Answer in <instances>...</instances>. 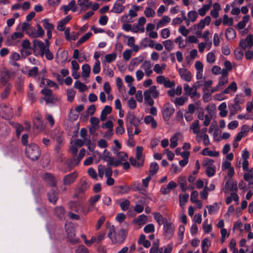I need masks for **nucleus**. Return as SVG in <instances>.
<instances>
[{
  "label": "nucleus",
  "instance_id": "obj_31",
  "mask_svg": "<svg viewBox=\"0 0 253 253\" xmlns=\"http://www.w3.org/2000/svg\"><path fill=\"white\" fill-rule=\"evenodd\" d=\"M166 68V64H156L154 66L153 71L157 74H162Z\"/></svg>",
  "mask_w": 253,
  "mask_h": 253
},
{
  "label": "nucleus",
  "instance_id": "obj_23",
  "mask_svg": "<svg viewBox=\"0 0 253 253\" xmlns=\"http://www.w3.org/2000/svg\"><path fill=\"white\" fill-rule=\"evenodd\" d=\"M177 186V184L173 181L169 182L167 187L162 186L160 191L162 194L165 195L169 192V191L173 188H175Z\"/></svg>",
  "mask_w": 253,
  "mask_h": 253
},
{
  "label": "nucleus",
  "instance_id": "obj_55",
  "mask_svg": "<svg viewBox=\"0 0 253 253\" xmlns=\"http://www.w3.org/2000/svg\"><path fill=\"white\" fill-rule=\"evenodd\" d=\"M185 231V226L183 225H180L178 227V240L181 243L184 238V233Z\"/></svg>",
  "mask_w": 253,
  "mask_h": 253
},
{
  "label": "nucleus",
  "instance_id": "obj_41",
  "mask_svg": "<svg viewBox=\"0 0 253 253\" xmlns=\"http://www.w3.org/2000/svg\"><path fill=\"white\" fill-rule=\"evenodd\" d=\"M34 127L38 131H41L43 128V123L40 117H38L34 120Z\"/></svg>",
  "mask_w": 253,
  "mask_h": 253
},
{
  "label": "nucleus",
  "instance_id": "obj_33",
  "mask_svg": "<svg viewBox=\"0 0 253 253\" xmlns=\"http://www.w3.org/2000/svg\"><path fill=\"white\" fill-rule=\"evenodd\" d=\"M112 111V108L110 106H105V107L101 111L100 115V119L101 121H104L106 120L107 116Z\"/></svg>",
  "mask_w": 253,
  "mask_h": 253
},
{
  "label": "nucleus",
  "instance_id": "obj_26",
  "mask_svg": "<svg viewBox=\"0 0 253 253\" xmlns=\"http://www.w3.org/2000/svg\"><path fill=\"white\" fill-rule=\"evenodd\" d=\"M73 58L76 60H78L79 62H82L86 60V57L85 54L82 53L80 54L79 50L77 49L74 50Z\"/></svg>",
  "mask_w": 253,
  "mask_h": 253
},
{
  "label": "nucleus",
  "instance_id": "obj_20",
  "mask_svg": "<svg viewBox=\"0 0 253 253\" xmlns=\"http://www.w3.org/2000/svg\"><path fill=\"white\" fill-rule=\"evenodd\" d=\"M244 180L248 182V185H253V168L245 171L244 173Z\"/></svg>",
  "mask_w": 253,
  "mask_h": 253
},
{
  "label": "nucleus",
  "instance_id": "obj_63",
  "mask_svg": "<svg viewBox=\"0 0 253 253\" xmlns=\"http://www.w3.org/2000/svg\"><path fill=\"white\" fill-rule=\"evenodd\" d=\"M143 148L141 146H137L136 147V157L138 161H143L144 162V160L142 157V152H143Z\"/></svg>",
  "mask_w": 253,
  "mask_h": 253
},
{
  "label": "nucleus",
  "instance_id": "obj_56",
  "mask_svg": "<svg viewBox=\"0 0 253 253\" xmlns=\"http://www.w3.org/2000/svg\"><path fill=\"white\" fill-rule=\"evenodd\" d=\"M164 46L166 49L168 51H171L174 48V43L170 40H168L163 42Z\"/></svg>",
  "mask_w": 253,
  "mask_h": 253
},
{
  "label": "nucleus",
  "instance_id": "obj_42",
  "mask_svg": "<svg viewBox=\"0 0 253 253\" xmlns=\"http://www.w3.org/2000/svg\"><path fill=\"white\" fill-rule=\"evenodd\" d=\"M237 90V84L235 82H233L224 90V93L229 94L231 91L235 92Z\"/></svg>",
  "mask_w": 253,
  "mask_h": 253
},
{
  "label": "nucleus",
  "instance_id": "obj_60",
  "mask_svg": "<svg viewBox=\"0 0 253 253\" xmlns=\"http://www.w3.org/2000/svg\"><path fill=\"white\" fill-rule=\"evenodd\" d=\"M179 204L181 207L185 205V203L187 202L189 198V195L188 194H184L183 195H179Z\"/></svg>",
  "mask_w": 253,
  "mask_h": 253
},
{
  "label": "nucleus",
  "instance_id": "obj_47",
  "mask_svg": "<svg viewBox=\"0 0 253 253\" xmlns=\"http://www.w3.org/2000/svg\"><path fill=\"white\" fill-rule=\"evenodd\" d=\"M206 208L208 209L209 213L210 214L215 213L219 209L217 203H215L212 205L207 206Z\"/></svg>",
  "mask_w": 253,
  "mask_h": 253
},
{
  "label": "nucleus",
  "instance_id": "obj_39",
  "mask_svg": "<svg viewBox=\"0 0 253 253\" xmlns=\"http://www.w3.org/2000/svg\"><path fill=\"white\" fill-rule=\"evenodd\" d=\"M109 231L108 234V237L110 239L113 244L117 243V240L113 235H115V230L114 225H110L109 227Z\"/></svg>",
  "mask_w": 253,
  "mask_h": 253
},
{
  "label": "nucleus",
  "instance_id": "obj_15",
  "mask_svg": "<svg viewBox=\"0 0 253 253\" xmlns=\"http://www.w3.org/2000/svg\"><path fill=\"white\" fill-rule=\"evenodd\" d=\"M65 228L69 241L74 244L78 243L79 240L75 238L74 229L72 227H70L67 224H65Z\"/></svg>",
  "mask_w": 253,
  "mask_h": 253
},
{
  "label": "nucleus",
  "instance_id": "obj_25",
  "mask_svg": "<svg viewBox=\"0 0 253 253\" xmlns=\"http://www.w3.org/2000/svg\"><path fill=\"white\" fill-rule=\"evenodd\" d=\"M174 112V108L170 106L165 107L163 111V117L165 119H169V117Z\"/></svg>",
  "mask_w": 253,
  "mask_h": 253
},
{
  "label": "nucleus",
  "instance_id": "obj_50",
  "mask_svg": "<svg viewBox=\"0 0 253 253\" xmlns=\"http://www.w3.org/2000/svg\"><path fill=\"white\" fill-rule=\"evenodd\" d=\"M126 234L127 231L126 230L124 229L120 230L118 233V236H119V239H117V243H122L125 239Z\"/></svg>",
  "mask_w": 253,
  "mask_h": 253
},
{
  "label": "nucleus",
  "instance_id": "obj_19",
  "mask_svg": "<svg viewBox=\"0 0 253 253\" xmlns=\"http://www.w3.org/2000/svg\"><path fill=\"white\" fill-rule=\"evenodd\" d=\"M77 175L78 173L76 171L66 175L63 179L64 185H69L73 183L76 179Z\"/></svg>",
  "mask_w": 253,
  "mask_h": 253
},
{
  "label": "nucleus",
  "instance_id": "obj_4",
  "mask_svg": "<svg viewBox=\"0 0 253 253\" xmlns=\"http://www.w3.org/2000/svg\"><path fill=\"white\" fill-rule=\"evenodd\" d=\"M137 122H139V120L136 118L133 114H129L126 116V126L129 139H132L133 138L132 128V125L134 124Z\"/></svg>",
  "mask_w": 253,
  "mask_h": 253
},
{
  "label": "nucleus",
  "instance_id": "obj_7",
  "mask_svg": "<svg viewBox=\"0 0 253 253\" xmlns=\"http://www.w3.org/2000/svg\"><path fill=\"white\" fill-rule=\"evenodd\" d=\"M102 159L105 161L108 162L109 166L117 167L120 165V162L115 161L114 158L110 156V152L106 149L103 151Z\"/></svg>",
  "mask_w": 253,
  "mask_h": 253
},
{
  "label": "nucleus",
  "instance_id": "obj_13",
  "mask_svg": "<svg viewBox=\"0 0 253 253\" xmlns=\"http://www.w3.org/2000/svg\"><path fill=\"white\" fill-rule=\"evenodd\" d=\"M153 64L149 60H145L141 66V69L144 70V72L147 77L150 76L153 73Z\"/></svg>",
  "mask_w": 253,
  "mask_h": 253
},
{
  "label": "nucleus",
  "instance_id": "obj_17",
  "mask_svg": "<svg viewBox=\"0 0 253 253\" xmlns=\"http://www.w3.org/2000/svg\"><path fill=\"white\" fill-rule=\"evenodd\" d=\"M10 78V74L8 70L5 68H2L0 72V83L2 85H6L8 80Z\"/></svg>",
  "mask_w": 253,
  "mask_h": 253
},
{
  "label": "nucleus",
  "instance_id": "obj_1",
  "mask_svg": "<svg viewBox=\"0 0 253 253\" xmlns=\"http://www.w3.org/2000/svg\"><path fill=\"white\" fill-rule=\"evenodd\" d=\"M159 95V92L155 85L151 86L148 89L144 92V99L145 103L149 106H153L154 101L153 98H156Z\"/></svg>",
  "mask_w": 253,
  "mask_h": 253
},
{
  "label": "nucleus",
  "instance_id": "obj_54",
  "mask_svg": "<svg viewBox=\"0 0 253 253\" xmlns=\"http://www.w3.org/2000/svg\"><path fill=\"white\" fill-rule=\"evenodd\" d=\"M92 35V33L91 32H88L82 36L77 42V45H79L83 42H85L87 40H88Z\"/></svg>",
  "mask_w": 253,
  "mask_h": 253
},
{
  "label": "nucleus",
  "instance_id": "obj_6",
  "mask_svg": "<svg viewBox=\"0 0 253 253\" xmlns=\"http://www.w3.org/2000/svg\"><path fill=\"white\" fill-rule=\"evenodd\" d=\"M105 233L103 232L98 234L97 237H92L90 240H87L86 236L84 234L81 235V237L84 240V243L88 246H90L94 242H99L104 239Z\"/></svg>",
  "mask_w": 253,
  "mask_h": 253
},
{
  "label": "nucleus",
  "instance_id": "obj_27",
  "mask_svg": "<svg viewBox=\"0 0 253 253\" xmlns=\"http://www.w3.org/2000/svg\"><path fill=\"white\" fill-rule=\"evenodd\" d=\"M75 4V0H72L68 5H63L62 6V8L64 10L65 14H67L69 10H71L73 12H75L76 11V7Z\"/></svg>",
  "mask_w": 253,
  "mask_h": 253
},
{
  "label": "nucleus",
  "instance_id": "obj_36",
  "mask_svg": "<svg viewBox=\"0 0 253 253\" xmlns=\"http://www.w3.org/2000/svg\"><path fill=\"white\" fill-rule=\"evenodd\" d=\"M170 22V18L168 16L165 15L157 23V27L160 28L164 27Z\"/></svg>",
  "mask_w": 253,
  "mask_h": 253
},
{
  "label": "nucleus",
  "instance_id": "obj_30",
  "mask_svg": "<svg viewBox=\"0 0 253 253\" xmlns=\"http://www.w3.org/2000/svg\"><path fill=\"white\" fill-rule=\"evenodd\" d=\"M144 122L146 125H151L153 128H155L157 126V123L154 117L151 115L146 116L144 118Z\"/></svg>",
  "mask_w": 253,
  "mask_h": 253
},
{
  "label": "nucleus",
  "instance_id": "obj_35",
  "mask_svg": "<svg viewBox=\"0 0 253 253\" xmlns=\"http://www.w3.org/2000/svg\"><path fill=\"white\" fill-rule=\"evenodd\" d=\"M230 115L231 116L234 115L238 111H240L242 108L240 105L234 103L232 105L229 106Z\"/></svg>",
  "mask_w": 253,
  "mask_h": 253
},
{
  "label": "nucleus",
  "instance_id": "obj_52",
  "mask_svg": "<svg viewBox=\"0 0 253 253\" xmlns=\"http://www.w3.org/2000/svg\"><path fill=\"white\" fill-rule=\"evenodd\" d=\"M172 250V244H169L166 246L160 248L159 250V253H171Z\"/></svg>",
  "mask_w": 253,
  "mask_h": 253
},
{
  "label": "nucleus",
  "instance_id": "obj_59",
  "mask_svg": "<svg viewBox=\"0 0 253 253\" xmlns=\"http://www.w3.org/2000/svg\"><path fill=\"white\" fill-rule=\"evenodd\" d=\"M159 169V165L156 163H153L150 166V175L151 176L153 175L156 173Z\"/></svg>",
  "mask_w": 253,
  "mask_h": 253
},
{
  "label": "nucleus",
  "instance_id": "obj_5",
  "mask_svg": "<svg viewBox=\"0 0 253 253\" xmlns=\"http://www.w3.org/2000/svg\"><path fill=\"white\" fill-rule=\"evenodd\" d=\"M163 230L165 236L169 239L174 235L175 227L172 223L166 220V222L163 224Z\"/></svg>",
  "mask_w": 253,
  "mask_h": 253
},
{
  "label": "nucleus",
  "instance_id": "obj_61",
  "mask_svg": "<svg viewBox=\"0 0 253 253\" xmlns=\"http://www.w3.org/2000/svg\"><path fill=\"white\" fill-rule=\"evenodd\" d=\"M47 104L52 103L55 102L58 100V98L53 94H51L49 96H47L43 98Z\"/></svg>",
  "mask_w": 253,
  "mask_h": 253
},
{
  "label": "nucleus",
  "instance_id": "obj_64",
  "mask_svg": "<svg viewBox=\"0 0 253 253\" xmlns=\"http://www.w3.org/2000/svg\"><path fill=\"white\" fill-rule=\"evenodd\" d=\"M117 54L116 53H112L106 54L105 56V60L108 63H110L115 61L117 58Z\"/></svg>",
  "mask_w": 253,
  "mask_h": 253
},
{
  "label": "nucleus",
  "instance_id": "obj_21",
  "mask_svg": "<svg viewBox=\"0 0 253 253\" xmlns=\"http://www.w3.org/2000/svg\"><path fill=\"white\" fill-rule=\"evenodd\" d=\"M184 90L185 94L193 98L196 96L197 89L195 86L190 87L187 84L184 85Z\"/></svg>",
  "mask_w": 253,
  "mask_h": 253
},
{
  "label": "nucleus",
  "instance_id": "obj_44",
  "mask_svg": "<svg viewBox=\"0 0 253 253\" xmlns=\"http://www.w3.org/2000/svg\"><path fill=\"white\" fill-rule=\"evenodd\" d=\"M131 188L128 185L120 186L117 188V194L124 195L127 193L130 190Z\"/></svg>",
  "mask_w": 253,
  "mask_h": 253
},
{
  "label": "nucleus",
  "instance_id": "obj_29",
  "mask_svg": "<svg viewBox=\"0 0 253 253\" xmlns=\"http://www.w3.org/2000/svg\"><path fill=\"white\" fill-rule=\"evenodd\" d=\"M82 76L83 78L86 80V78L89 77L91 71L90 66L87 64H85L82 66Z\"/></svg>",
  "mask_w": 253,
  "mask_h": 253
},
{
  "label": "nucleus",
  "instance_id": "obj_18",
  "mask_svg": "<svg viewBox=\"0 0 253 253\" xmlns=\"http://www.w3.org/2000/svg\"><path fill=\"white\" fill-rule=\"evenodd\" d=\"M34 47L40 51L41 55L49 48L48 45L41 41L35 40L33 41Z\"/></svg>",
  "mask_w": 253,
  "mask_h": 253
},
{
  "label": "nucleus",
  "instance_id": "obj_51",
  "mask_svg": "<svg viewBox=\"0 0 253 253\" xmlns=\"http://www.w3.org/2000/svg\"><path fill=\"white\" fill-rule=\"evenodd\" d=\"M210 4H204L201 8L198 9L197 13L201 16H204L206 15L207 12L210 9Z\"/></svg>",
  "mask_w": 253,
  "mask_h": 253
},
{
  "label": "nucleus",
  "instance_id": "obj_46",
  "mask_svg": "<svg viewBox=\"0 0 253 253\" xmlns=\"http://www.w3.org/2000/svg\"><path fill=\"white\" fill-rule=\"evenodd\" d=\"M225 36L227 40H232L236 37L235 30L232 28H228L225 32Z\"/></svg>",
  "mask_w": 253,
  "mask_h": 253
},
{
  "label": "nucleus",
  "instance_id": "obj_57",
  "mask_svg": "<svg viewBox=\"0 0 253 253\" xmlns=\"http://www.w3.org/2000/svg\"><path fill=\"white\" fill-rule=\"evenodd\" d=\"M147 221V217L145 214H141L136 219V223L138 225H144Z\"/></svg>",
  "mask_w": 253,
  "mask_h": 253
},
{
  "label": "nucleus",
  "instance_id": "obj_8",
  "mask_svg": "<svg viewBox=\"0 0 253 253\" xmlns=\"http://www.w3.org/2000/svg\"><path fill=\"white\" fill-rule=\"evenodd\" d=\"M0 114L5 119H10L13 116V112L10 106L3 105L1 106Z\"/></svg>",
  "mask_w": 253,
  "mask_h": 253
},
{
  "label": "nucleus",
  "instance_id": "obj_11",
  "mask_svg": "<svg viewBox=\"0 0 253 253\" xmlns=\"http://www.w3.org/2000/svg\"><path fill=\"white\" fill-rule=\"evenodd\" d=\"M156 82L158 84H163L165 87L169 88L174 85V83L171 82L164 76L160 75L156 77Z\"/></svg>",
  "mask_w": 253,
  "mask_h": 253
},
{
  "label": "nucleus",
  "instance_id": "obj_2",
  "mask_svg": "<svg viewBox=\"0 0 253 253\" xmlns=\"http://www.w3.org/2000/svg\"><path fill=\"white\" fill-rule=\"evenodd\" d=\"M211 21V18L210 16H207L204 19L201 20L198 23L194 24L191 27L190 29L194 31L197 36H200L202 30L205 28L206 25H209Z\"/></svg>",
  "mask_w": 253,
  "mask_h": 253
},
{
  "label": "nucleus",
  "instance_id": "obj_43",
  "mask_svg": "<svg viewBox=\"0 0 253 253\" xmlns=\"http://www.w3.org/2000/svg\"><path fill=\"white\" fill-rule=\"evenodd\" d=\"M227 105L225 102H222L218 106V110L220 111L219 115L222 117H225L227 115L226 110Z\"/></svg>",
  "mask_w": 253,
  "mask_h": 253
},
{
  "label": "nucleus",
  "instance_id": "obj_62",
  "mask_svg": "<svg viewBox=\"0 0 253 253\" xmlns=\"http://www.w3.org/2000/svg\"><path fill=\"white\" fill-rule=\"evenodd\" d=\"M187 101V98L184 97H179L176 98L174 100V103L176 106H182Z\"/></svg>",
  "mask_w": 253,
  "mask_h": 253
},
{
  "label": "nucleus",
  "instance_id": "obj_9",
  "mask_svg": "<svg viewBox=\"0 0 253 253\" xmlns=\"http://www.w3.org/2000/svg\"><path fill=\"white\" fill-rule=\"evenodd\" d=\"M125 0H117L113 4L111 12L115 13H121L124 11L125 9L124 4Z\"/></svg>",
  "mask_w": 253,
  "mask_h": 253
},
{
  "label": "nucleus",
  "instance_id": "obj_40",
  "mask_svg": "<svg viewBox=\"0 0 253 253\" xmlns=\"http://www.w3.org/2000/svg\"><path fill=\"white\" fill-rule=\"evenodd\" d=\"M90 122L92 126V127L90 129V131L93 132L99 127V120L96 117H91Z\"/></svg>",
  "mask_w": 253,
  "mask_h": 253
},
{
  "label": "nucleus",
  "instance_id": "obj_53",
  "mask_svg": "<svg viewBox=\"0 0 253 253\" xmlns=\"http://www.w3.org/2000/svg\"><path fill=\"white\" fill-rule=\"evenodd\" d=\"M44 178L47 182L51 185H55L56 183L54 177L50 173H46L44 174Z\"/></svg>",
  "mask_w": 253,
  "mask_h": 253
},
{
  "label": "nucleus",
  "instance_id": "obj_28",
  "mask_svg": "<svg viewBox=\"0 0 253 253\" xmlns=\"http://www.w3.org/2000/svg\"><path fill=\"white\" fill-rule=\"evenodd\" d=\"M155 7L146 6L144 10V14L146 17L153 18L156 15Z\"/></svg>",
  "mask_w": 253,
  "mask_h": 253
},
{
  "label": "nucleus",
  "instance_id": "obj_58",
  "mask_svg": "<svg viewBox=\"0 0 253 253\" xmlns=\"http://www.w3.org/2000/svg\"><path fill=\"white\" fill-rule=\"evenodd\" d=\"M215 55L213 51L209 52L207 55V61L210 63L213 64L215 61Z\"/></svg>",
  "mask_w": 253,
  "mask_h": 253
},
{
  "label": "nucleus",
  "instance_id": "obj_48",
  "mask_svg": "<svg viewBox=\"0 0 253 253\" xmlns=\"http://www.w3.org/2000/svg\"><path fill=\"white\" fill-rule=\"evenodd\" d=\"M154 218L160 225L164 224L166 222V218H164L162 215L159 212H155L153 213Z\"/></svg>",
  "mask_w": 253,
  "mask_h": 253
},
{
  "label": "nucleus",
  "instance_id": "obj_37",
  "mask_svg": "<svg viewBox=\"0 0 253 253\" xmlns=\"http://www.w3.org/2000/svg\"><path fill=\"white\" fill-rule=\"evenodd\" d=\"M211 245L210 240L207 238H205L202 242L201 247L203 253H207Z\"/></svg>",
  "mask_w": 253,
  "mask_h": 253
},
{
  "label": "nucleus",
  "instance_id": "obj_34",
  "mask_svg": "<svg viewBox=\"0 0 253 253\" xmlns=\"http://www.w3.org/2000/svg\"><path fill=\"white\" fill-rule=\"evenodd\" d=\"M190 129L193 133L198 134L200 132V127L199 122L198 120L194 121L190 126Z\"/></svg>",
  "mask_w": 253,
  "mask_h": 253
},
{
  "label": "nucleus",
  "instance_id": "obj_14",
  "mask_svg": "<svg viewBox=\"0 0 253 253\" xmlns=\"http://www.w3.org/2000/svg\"><path fill=\"white\" fill-rule=\"evenodd\" d=\"M180 78L186 82H189L192 79V75L190 72L184 68H180L177 69Z\"/></svg>",
  "mask_w": 253,
  "mask_h": 253
},
{
  "label": "nucleus",
  "instance_id": "obj_10",
  "mask_svg": "<svg viewBox=\"0 0 253 253\" xmlns=\"http://www.w3.org/2000/svg\"><path fill=\"white\" fill-rule=\"evenodd\" d=\"M31 31H28L27 32V34L32 38H38V37H42L44 35V31L42 29V27L39 25H37V30L36 31L35 29L33 28H31Z\"/></svg>",
  "mask_w": 253,
  "mask_h": 253
},
{
  "label": "nucleus",
  "instance_id": "obj_16",
  "mask_svg": "<svg viewBox=\"0 0 253 253\" xmlns=\"http://www.w3.org/2000/svg\"><path fill=\"white\" fill-rule=\"evenodd\" d=\"M85 154V150L84 149H82L79 153V154L77 159H74L71 160L68 164V165L70 167L68 171L70 170L72 168L75 167V166L78 165L83 158Z\"/></svg>",
  "mask_w": 253,
  "mask_h": 253
},
{
  "label": "nucleus",
  "instance_id": "obj_45",
  "mask_svg": "<svg viewBox=\"0 0 253 253\" xmlns=\"http://www.w3.org/2000/svg\"><path fill=\"white\" fill-rule=\"evenodd\" d=\"M198 17V14L195 10H190L187 13V18L192 23L195 22Z\"/></svg>",
  "mask_w": 253,
  "mask_h": 253
},
{
  "label": "nucleus",
  "instance_id": "obj_38",
  "mask_svg": "<svg viewBox=\"0 0 253 253\" xmlns=\"http://www.w3.org/2000/svg\"><path fill=\"white\" fill-rule=\"evenodd\" d=\"M201 154L204 156H209L211 157H217L219 155V152L216 151H211L209 148L204 149Z\"/></svg>",
  "mask_w": 253,
  "mask_h": 253
},
{
  "label": "nucleus",
  "instance_id": "obj_12",
  "mask_svg": "<svg viewBox=\"0 0 253 253\" xmlns=\"http://www.w3.org/2000/svg\"><path fill=\"white\" fill-rule=\"evenodd\" d=\"M239 45L243 49L252 47L253 45V36L252 35H249L246 39L240 41Z\"/></svg>",
  "mask_w": 253,
  "mask_h": 253
},
{
  "label": "nucleus",
  "instance_id": "obj_32",
  "mask_svg": "<svg viewBox=\"0 0 253 253\" xmlns=\"http://www.w3.org/2000/svg\"><path fill=\"white\" fill-rule=\"evenodd\" d=\"M90 7H91L93 11H96L99 8V4L98 3H92V1L89 0L81 9L86 10Z\"/></svg>",
  "mask_w": 253,
  "mask_h": 253
},
{
  "label": "nucleus",
  "instance_id": "obj_49",
  "mask_svg": "<svg viewBox=\"0 0 253 253\" xmlns=\"http://www.w3.org/2000/svg\"><path fill=\"white\" fill-rule=\"evenodd\" d=\"M74 87L81 92H84L87 89V86L80 81H77L75 82L74 84Z\"/></svg>",
  "mask_w": 253,
  "mask_h": 253
},
{
  "label": "nucleus",
  "instance_id": "obj_22",
  "mask_svg": "<svg viewBox=\"0 0 253 253\" xmlns=\"http://www.w3.org/2000/svg\"><path fill=\"white\" fill-rule=\"evenodd\" d=\"M183 136L181 133L179 132L175 133L170 138V147L172 148L176 147L177 145V141L182 138Z\"/></svg>",
  "mask_w": 253,
  "mask_h": 253
},
{
  "label": "nucleus",
  "instance_id": "obj_24",
  "mask_svg": "<svg viewBox=\"0 0 253 253\" xmlns=\"http://www.w3.org/2000/svg\"><path fill=\"white\" fill-rule=\"evenodd\" d=\"M196 139L198 142H200L203 140V144L205 146H208L210 144L209 137L206 133L197 135L196 136Z\"/></svg>",
  "mask_w": 253,
  "mask_h": 253
},
{
  "label": "nucleus",
  "instance_id": "obj_3",
  "mask_svg": "<svg viewBox=\"0 0 253 253\" xmlns=\"http://www.w3.org/2000/svg\"><path fill=\"white\" fill-rule=\"evenodd\" d=\"M27 156L32 160H37L40 156L39 147L35 144H31L26 148Z\"/></svg>",
  "mask_w": 253,
  "mask_h": 253
}]
</instances>
